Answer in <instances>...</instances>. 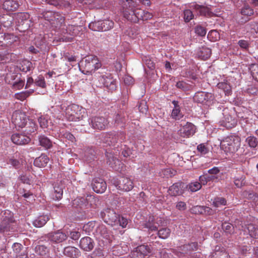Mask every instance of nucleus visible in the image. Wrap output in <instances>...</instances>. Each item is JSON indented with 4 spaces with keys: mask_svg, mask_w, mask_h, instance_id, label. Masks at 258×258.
Returning a JSON list of instances; mask_svg holds the SVG:
<instances>
[{
    "mask_svg": "<svg viewBox=\"0 0 258 258\" xmlns=\"http://www.w3.org/2000/svg\"><path fill=\"white\" fill-rule=\"evenodd\" d=\"M49 117L47 115H41L38 119L40 126L43 128H47L49 126Z\"/></svg>",
    "mask_w": 258,
    "mask_h": 258,
    "instance_id": "obj_35",
    "label": "nucleus"
},
{
    "mask_svg": "<svg viewBox=\"0 0 258 258\" xmlns=\"http://www.w3.org/2000/svg\"><path fill=\"white\" fill-rule=\"evenodd\" d=\"M197 150L202 155H205L207 154L209 149L207 146L204 144H201L197 146Z\"/></svg>",
    "mask_w": 258,
    "mask_h": 258,
    "instance_id": "obj_51",
    "label": "nucleus"
},
{
    "mask_svg": "<svg viewBox=\"0 0 258 258\" xmlns=\"http://www.w3.org/2000/svg\"><path fill=\"white\" fill-rule=\"evenodd\" d=\"M47 17L50 16V22L52 27L56 29L62 31V33L69 36H63L60 38L62 41L70 42L73 40V37L77 36L80 31V27L76 25H68L66 28L64 17L59 13L48 12Z\"/></svg>",
    "mask_w": 258,
    "mask_h": 258,
    "instance_id": "obj_1",
    "label": "nucleus"
},
{
    "mask_svg": "<svg viewBox=\"0 0 258 258\" xmlns=\"http://www.w3.org/2000/svg\"><path fill=\"white\" fill-rule=\"evenodd\" d=\"M39 145L45 149H50L52 146V142L46 136L41 135L38 138Z\"/></svg>",
    "mask_w": 258,
    "mask_h": 258,
    "instance_id": "obj_31",
    "label": "nucleus"
},
{
    "mask_svg": "<svg viewBox=\"0 0 258 258\" xmlns=\"http://www.w3.org/2000/svg\"><path fill=\"white\" fill-rule=\"evenodd\" d=\"M118 221L119 222L116 223V225H119L121 226L122 228H125L127 224V220L124 217H120L119 215L118 216Z\"/></svg>",
    "mask_w": 258,
    "mask_h": 258,
    "instance_id": "obj_59",
    "label": "nucleus"
},
{
    "mask_svg": "<svg viewBox=\"0 0 258 258\" xmlns=\"http://www.w3.org/2000/svg\"><path fill=\"white\" fill-rule=\"evenodd\" d=\"M63 190L61 187L55 186L54 187L53 193L52 195V198L54 200H59L61 199L62 196Z\"/></svg>",
    "mask_w": 258,
    "mask_h": 258,
    "instance_id": "obj_37",
    "label": "nucleus"
},
{
    "mask_svg": "<svg viewBox=\"0 0 258 258\" xmlns=\"http://www.w3.org/2000/svg\"><path fill=\"white\" fill-rule=\"evenodd\" d=\"M226 205V200L222 197H217L213 201V205L215 207H219L221 206Z\"/></svg>",
    "mask_w": 258,
    "mask_h": 258,
    "instance_id": "obj_46",
    "label": "nucleus"
},
{
    "mask_svg": "<svg viewBox=\"0 0 258 258\" xmlns=\"http://www.w3.org/2000/svg\"><path fill=\"white\" fill-rule=\"evenodd\" d=\"M223 229L226 232L231 233L233 228L234 226L230 223H225L222 224Z\"/></svg>",
    "mask_w": 258,
    "mask_h": 258,
    "instance_id": "obj_56",
    "label": "nucleus"
},
{
    "mask_svg": "<svg viewBox=\"0 0 258 258\" xmlns=\"http://www.w3.org/2000/svg\"><path fill=\"white\" fill-rule=\"evenodd\" d=\"M49 160V158L46 155L41 154L34 160V165L38 167H44L46 166Z\"/></svg>",
    "mask_w": 258,
    "mask_h": 258,
    "instance_id": "obj_26",
    "label": "nucleus"
},
{
    "mask_svg": "<svg viewBox=\"0 0 258 258\" xmlns=\"http://www.w3.org/2000/svg\"><path fill=\"white\" fill-rule=\"evenodd\" d=\"M170 229L165 227L160 229L157 232V234L159 238L164 239L167 238L170 236Z\"/></svg>",
    "mask_w": 258,
    "mask_h": 258,
    "instance_id": "obj_34",
    "label": "nucleus"
},
{
    "mask_svg": "<svg viewBox=\"0 0 258 258\" xmlns=\"http://www.w3.org/2000/svg\"><path fill=\"white\" fill-rule=\"evenodd\" d=\"M101 215L104 222L108 225H116V223L119 222V215L116 214L113 209H106L101 212Z\"/></svg>",
    "mask_w": 258,
    "mask_h": 258,
    "instance_id": "obj_13",
    "label": "nucleus"
},
{
    "mask_svg": "<svg viewBox=\"0 0 258 258\" xmlns=\"http://www.w3.org/2000/svg\"><path fill=\"white\" fill-rule=\"evenodd\" d=\"M99 81L110 91L116 89V81L112 78L110 74H105L101 76Z\"/></svg>",
    "mask_w": 258,
    "mask_h": 258,
    "instance_id": "obj_18",
    "label": "nucleus"
},
{
    "mask_svg": "<svg viewBox=\"0 0 258 258\" xmlns=\"http://www.w3.org/2000/svg\"><path fill=\"white\" fill-rule=\"evenodd\" d=\"M173 103L174 104L175 107L172 110L171 116L173 118L179 120L182 117L183 115L180 112L178 106L175 104V101H173Z\"/></svg>",
    "mask_w": 258,
    "mask_h": 258,
    "instance_id": "obj_41",
    "label": "nucleus"
},
{
    "mask_svg": "<svg viewBox=\"0 0 258 258\" xmlns=\"http://www.w3.org/2000/svg\"><path fill=\"white\" fill-rule=\"evenodd\" d=\"M57 134L58 137H63L64 138L68 139L69 141H72V142H74L75 139L74 136L72 134L68 132H64L63 130H62L61 132H60V133L59 134L58 133Z\"/></svg>",
    "mask_w": 258,
    "mask_h": 258,
    "instance_id": "obj_48",
    "label": "nucleus"
},
{
    "mask_svg": "<svg viewBox=\"0 0 258 258\" xmlns=\"http://www.w3.org/2000/svg\"><path fill=\"white\" fill-rule=\"evenodd\" d=\"M73 206L76 207L83 208L86 206L85 203V199L83 198H77L73 201Z\"/></svg>",
    "mask_w": 258,
    "mask_h": 258,
    "instance_id": "obj_50",
    "label": "nucleus"
},
{
    "mask_svg": "<svg viewBox=\"0 0 258 258\" xmlns=\"http://www.w3.org/2000/svg\"><path fill=\"white\" fill-rule=\"evenodd\" d=\"M223 124L225 127L230 128L234 127L236 125L237 120L231 115H228L225 117L223 121Z\"/></svg>",
    "mask_w": 258,
    "mask_h": 258,
    "instance_id": "obj_33",
    "label": "nucleus"
},
{
    "mask_svg": "<svg viewBox=\"0 0 258 258\" xmlns=\"http://www.w3.org/2000/svg\"><path fill=\"white\" fill-rule=\"evenodd\" d=\"M195 32L201 36H205L206 34L205 29L202 26H197L195 29Z\"/></svg>",
    "mask_w": 258,
    "mask_h": 258,
    "instance_id": "obj_57",
    "label": "nucleus"
},
{
    "mask_svg": "<svg viewBox=\"0 0 258 258\" xmlns=\"http://www.w3.org/2000/svg\"><path fill=\"white\" fill-rule=\"evenodd\" d=\"M253 13V10L248 5H244L241 10V15L245 16H250Z\"/></svg>",
    "mask_w": 258,
    "mask_h": 258,
    "instance_id": "obj_45",
    "label": "nucleus"
},
{
    "mask_svg": "<svg viewBox=\"0 0 258 258\" xmlns=\"http://www.w3.org/2000/svg\"><path fill=\"white\" fill-rule=\"evenodd\" d=\"M177 88L180 89L183 91H186L189 89V86L185 82L183 81H179L176 84Z\"/></svg>",
    "mask_w": 258,
    "mask_h": 258,
    "instance_id": "obj_54",
    "label": "nucleus"
},
{
    "mask_svg": "<svg viewBox=\"0 0 258 258\" xmlns=\"http://www.w3.org/2000/svg\"><path fill=\"white\" fill-rule=\"evenodd\" d=\"M196 130V127L192 123L187 122L178 131V134L183 138H188L194 135Z\"/></svg>",
    "mask_w": 258,
    "mask_h": 258,
    "instance_id": "obj_20",
    "label": "nucleus"
},
{
    "mask_svg": "<svg viewBox=\"0 0 258 258\" xmlns=\"http://www.w3.org/2000/svg\"><path fill=\"white\" fill-rule=\"evenodd\" d=\"M89 28L95 31H102V21L91 22L89 24Z\"/></svg>",
    "mask_w": 258,
    "mask_h": 258,
    "instance_id": "obj_40",
    "label": "nucleus"
},
{
    "mask_svg": "<svg viewBox=\"0 0 258 258\" xmlns=\"http://www.w3.org/2000/svg\"><path fill=\"white\" fill-rule=\"evenodd\" d=\"M125 139L123 133H106L101 135L100 142L106 144L107 146H114L118 142H121Z\"/></svg>",
    "mask_w": 258,
    "mask_h": 258,
    "instance_id": "obj_9",
    "label": "nucleus"
},
{
    "mask_svg": "<svg viewBox=\"0 0 258 258\" xmlns=\"http://www.w3.org/2000/svg\"><path fill=\"white\" fill-rule=\"evenodd\" d=\"M234 81V78L232 76H223L217 84V86L219 89L223 91L226 95L228 96L231 94Z\"/></svg>",
    "mask_w": 258,
    "mask_h": 258,
    "instance_id": "obj_11",
    "label": "nucleus"
},
{
    "mask_svg": "<svg viewBox=\"0 0 258 258\" xmlns=\"http://www.w3.org/2000/svg\"><path fill=\"white\" fill-rule=\"evenodd\" d=\"M12 121L17 130L25 127V132L27 134L35 132L37 128L36 123L29 119L24 112L16 111L12 115Z\"/></svg>",
    "mask_w": 258,
    "mask_h": 258,
    "instance_id": "obj_4",
    "label": "nucleus"
},
{
    "mask_svg": "<svg viewBox=\"0 0 258 258\" xmlns=\"http://www.w3.org/2000/svg\"><path fill=\"white\" fill-rule=\"evenodd\" d=\"M111 182L117 189L124 191L131 190L134 187L133 181L128 177H120L119 179L112 178Z\"/></svg>",
    "mask_w": 258,
    "mask_h": 258,
    "instance_id": "obj_10",
    "label": "nucleus"
},
{
    "mask_svg": "<svg viewBox=\"0 0 258 258\" xmlns=\"http://www.w3.org/2000/svg\"><path fill=\"white\" fill-rule=\"evenodd\" d=\"M238 44L240 47V48L247 49L249 45V43L248 41L245 40H240L238 42Z\"/></svg>",
    "mask_w": 258,
    "mask_h": 258,
    "instance_id": "obj_60",
    "label": "nucleus"
},
{
    "mask_svg": "<svg viewBox=\"0 0 258 258\" xmlns=\"http://www.w3.org/2000/svg\"><path fill=\"white\" fill-rule=\"evenodd\" d=\"M198 249V243L191 242L184 244L178 247V251L180 253L187 254L191 251Z\"/></svg>",
    "mask_w": 258,
    "mask_h": 258,
    "instance_id": "obj_25",
    "label": "nucleus"
},
{
    "mask_svg": "<svg viewBox=\"0 0 258 258\" xmlns=\"http://www.w3.org/2000/svg\"><path fill=\"white\" fill-rule=\"evenodd\" d=\"M211 54V50L208 47H202L197 52V56L201 59L206 60L209 58Z\"/></svg>",
    "mask_w": 258,
    "mask_h": 258,
    "instance_id": "obj_29",
    "label": "nucleus"
},
{
    "mask_svg": "<svg viewBox=\"0 0 258 258\" xmlns=\"http://www.w3.org/2000/svg\"><path fill=\"white\" fill-rule=\"evenodd\" d=\"M221 252H219L218 251H214L212 252L210 255L209 256V258H217L218 256L220 255L222 256L223 257L227 256L228 255L226 253H222V254H220Z\"/></svg>",
    "mask_w": 258,
    "mask_h": 258,
    "instance_id": "obj_64",
    "label": "nucleus"
},
{
    "mask_svg": "<svg viewBox=\"0 0 258 258\" xmlns=\"http://www.w3.org/2000/svg\"><path fill=\"white\" fill-rule=\"evenodd\" d=\"M84 230L88 233L92 231L94 236L103 244L110 243L112 240V235L107 229L105 225L99 224L95 221H90L83 227Z\"/></svg>",
    "mask_w": 258,
    "mask_h": 258,
    "instance_id": "obj_3",
    "label": "nucleus"
},
{
    "mask_svg": "<svg viewBox=\"0 0 258 258\" xmlns=\"http://www.w3.org/2000/svg\"><path fill=\"white\" fill-rule=\"evenodd\" d=\"M161 222V219L159 220L157 219L155 221L153 216H150L148 221L144 224V227L147 228L149 231H156L158 230L159 225Z\"/></svg>",
    "mask_w": 258,
    "mask_h": 258,
    "instance_id": "obj_23",
    "label": "nucleus"
},
{
    "mask_svg": "<svg viewBox=\"0 0 258 258\" xmlns=\"http://www.w3.org/2000/svg\"><path fill=\"white\" fill-rule=\"evenodd\" d=\"M221 146L227 151L235 152L239 148L241 139L238 136H230L226 137L221 142Z\"/></svg>",
    "mask_w": 258,
    "mask_h": 258,
    "instance_id": "obj_8",
    "label": "nucleus"
},
{
    "mask_svg": "<svg viewBox=\"0 0 258 258\" xmlns=\"http://www.w3.org/2000/svg\"><path fill=\"white\" fill-rule=\"evenodd\" d=\"M80 70L84 74H90L101 66L98 58L90 55L85 57L79 63Z\"/></svg>",
    "mask_w": 258,
    "mask_h": 258,
    "instance_id": "obj_5",
    "label": "nucleus"
},
{
    "mask_svg": "<svg viewBox=\"0 0 258 258\" xmlns=\"http://www.w3.org/2000/svg\"><path fill=\"white\" fill-rule=\"evenodd\" d=\"M48 220L49 217L47 215L40 216L34 220L33 224L36 227H41L46 223Z\"/></svg>",
    "mask_w": 258,
    "mask_h": 258,
    "instance_id": "obj_32",
    "label": "nucleus"
},
{
    "mask_svg": "<svg viewBox=\"0 0 258 258\" xmlns=\"http://www.w3.org/2000/svg\"><path fill=\"white\" fill-rule=\"evenodd\" d=\"M202 185L201 183L198 181L191 182L187 186L188 190L191 192H196L200 189Z\"/></svg>",
    "mask_w": 258,
    "mask_h": 258,
    "instance_id": "obj_42",
    "label": "nucleus"
},
{
    "mask_svg": "<svg viewBox=\"0 0 258 258\" xmlns=\"http://www.w3.org/2000/svg\"><path fill=\"white\" fill-rule=\"evenodd\" d=\"M93 254V257L95 258H103L104 257L103 250L101 248L95 249Z\"/></svg>",
    "mask_w": 258,
    "mask_h": 258,
    "instance_id": "obj_61",
    "label": "nucleus"
},
{
    "mask_svg": "<svg viewBox=\"0 0 258 258\" xmlns=\"http://www.w3.org/2000/svg\"><path fill=\"white\" fill-rule=\"evenodd\" d=\"M242 230L244 233H247L250 237L254 239L258 238V228L252 223L247 221L244 223L241 222Z\"/></svg>",
    "mask_w": 258,
    "mask_h": 258,
    "instance_id": "obj_17",
    "label": "nucleus"
},
{
    "mask_svg": "<svg viewBox=\"0 0 258 258\" xmlns=\"http://www.w3.org/2000/svg\"><path fill=\"white\" fill-rule=\"evenodd\" d=\"M107 162L114 170L121 171L123 168V164L112 153L106 152Z\"/></svg>",
    "mask_w": 258,
    "mask_h": 258,
    "instance_id": "obj_15",
    "label": "nucleus"
},
{
    "mask_svg": "<svg viewBox=\"0 0 258 258\" xmlns=\"http://www.w3.org/2000/svg\"><path fill=\"white\" fill-rule=\"evenodd\" d=\"M208 37L211 41H215L219 38V34L217 31L212 30L208 33Z\"/></svg>",
    "mask_w": 258,
    "mask_h": 258,
    "instance_id": "obj_52",
    "label": "nucleus"
},
{
    "mask_svg": "<svg viewBox=\"0 0 258 258\" xmlns=\"http://www.w3.org/2000/svg\"><path fill=\"white\" fill-rule=\"evenodd\" d=\"M122 13L124 18L136 23L139 20H147L152 18V13L138 9L137 2L133 0H121Z\"/></svg>",
    "mask_w": 258,
    "mask_h": 258,
    "instance_id": "obj_2",
    "label": "nucleus"
},
{
    "mask_svg": "<svg viewBox=\"0 0 258 258\" xmlns=\"http://www.w3.org/2000/svg\"><path fill=\"white\" fill-rule=\"evenodd\" d=\"M89 123L94 129L101 130L106 128L108 122L104 117L95 116L90 119Z\"/></svg>",
    "mask_w": 258,
    "mask_h": 258,
    "instance_id": "obj_16",
    "label": "nucleus"
},
{
    "mask_svg": "<svg viewBox=\"0 0 258 258\" xmlns=\"http://www.w3.org/2000/svg\"><path fill=\"white\" fill-rule=\"evenodd\" d=\"M249 70L252 78L258 82V64H251L249 67Z\"/></svg>",
    "mask_w": 258,
    "mask_h": 258,
    "instance_id": "obj_38",
    "label": "nucleus"
},
{
    "mask_svg": "<svg viewBox=\"0 0 258 258\" xmlns=\"http://www.w3.org/2000/svg\"><path fill=\"white\" fill-rule=\"evenodd\" d=\"M102 31H105L110 30L113 27L114 23L112 21L109 20H104L102 21Z\"/></svg>",
    "mask_w": 258,
    "mask_h": 258,
    "instance_id": "obj_47",
    "label": "nucleus"
},
{
    "mask_svg": "<svg viewBox=\"0 0 258 258\" xmlns=\"http://www.w3.org/2000/svg\"><path fill=\"white\" fill-rule=\"evenodd\" d=\"M245 142L248 145V147L251 148H255L258 144V141L257 139L253 136H249L245 139Z\"/></svg>",
    "mask_w": 258,
    "mask_h": 258,
    "instance_id": "obj_36",
    "label": "nucleus"
},
{
    "mask_svg": "<svg viewBox=\"0 0 258 258\" xmlns=\"http://www.w3.org/2000/svg\"><path fill=\"white\" fill-rule=\"evenodd\" d=\"M12 248L14 252L17 254H19L23 248V246L19 243H15L13 244Z\"/></svg>",
    "mask_w": 258,
    "mask_h": 258,
    "instance_id": "obj_55",
    "label": "nucleus"
},
{
    "mask_svg": "<svg viewBox=\"0 0 258 258\" xmlns=\"http://www.w3.org/2000/svg\"><path fill=\"white\" fill-rule=\"evenodd\" d=\"M195 9L199 11V13L201 15L208 16H212L213 15L217 16L220 15V14H214L212 12V9H211L208 7H205L200 5H196Z\"/></svg>",
    "mask_w": 258,
    "mask_h": 258,
    "instance_id": "obj_28",
    "label": "nucleus"
},
{
    "mask_svg": "<svg viewBox=\"0 0 258 258\" xmlns=\"http://www.w3.org/2000/svg\"><path fill=\"white\" fill-rule=\"evenodd\" d=\"M63 253L69 257H75L79 255V250L75 247L67 246L64 248Z\"/></svg>",
    "mask_w": 258,
    "mask_h": 258,
    "instance_id": "obj_30",
    "label": "nucleus"
},
{
    "mask_svg": "<svg viewBox=\"0 0 258 258\" xmlns=\"http://www.w3.org/2000/svg\"><path fill=\"white\" fill-rule=\"evenodd\" d=\"M106 183L102 178H95L92 182V188L96 193H103L106 189Z\"/></svg>",
    "mask_w": 258,
    "mask_h": 258,
    "instance_id": "obj_21",
    "label": "nucleus"
},
{
    "mask_svg": "<svg viewBox=\"0 0 258 258\" xmlns=\"http://www.w3.org/2000/svg\"><path fill=\"white\" fill-rule=\"evenodd\" d=\"M35 84L36 86L44 88L46 87V83L44 78L42 76H39L35 80Z\"/></svg>",
    "mask_w": 258,
    "mask_h": 258,
    "instance_id": "obj_49",
    "label": "nucleus"
},
{
    "mask_svg": "<svg viewBox=\"0 0 258 258\" xmlns=\"http://www.w3.org/2000/svg\"><path fill=\"white\" fill-rule=\"evenodd\" d=\"M244 179V178L243 177L236 178L234 180V184L236 187L239 188L242 186L245 183Z\"/></svg>",
    "mask_w": 258,
    "mask_h": 258,
    "instance_id": "obj_58",
    "label": "nucleus"
},
{
    "mask_svg": "<svg viewBox=\"0 0 258 258\" xmlns=\"http://www.w3.org/2000/svg\"><path fill=\"white\" fill-rule=\"evenodd\" d=\"M11 140L14 144L19 145L27 144L30 141V138L29 137L18 133L13 134Z\"/></svg>",
    "mask_w": 258,
    "mask_h": 258,
    "instance_id": "obj_22",
    "label": "nucleus"
},
{
    "mask_svg": "<svg viewBox=\"0 0 258 258\" xmlns=\"http://www.w3.org/2000/svg\"><path fill=\"white\" fill-rule=\"evenodd\" d=\"M160 176L163 177H168L172 175V173L170 169H165L160 172Z\"/></svg>",
    "mask_w": 258,
    "mask_h": 258,
    "instance_id": "obj_62",
    "label": "nucleus"
},
{
    "mask_svg": "<svg viewBox=\"0 0 258 258\" xmlns=\"http://www.w3.org/2000/svg\"><path fill=\"white\" fill-rule=\"evenodd\" d=\"M152 253L151 247L147 245H141L135 248L131 252L133 258H143L150 255Z\"/></svg>",
    "mask_w": 258,
    "mask_h": 258,
    "instance_id": "obj_14",
    "label": "nucleus"
},
{
    "mask_svg": "<svg viewBox=\"0 0 258 258\" xmlns=\"http://www.w3.org/2000/svg\"><path fill=\"white\" fill-rule=\"evenodd\" d=\"M2 221L0 223V233L9 234V232L15 229V224L13 214L9 210L2 211Z\"/></svg>",
    "mask_w": 258,
    "mask_h": 258,
    "instance_id": "obj_6",
    "label": "nucleus"
},
{
    "mask_svg": "<svg viewBox=\"0 0 258 258\" xmlns=\"http://www.w3.org/2000/svg\"><path fill=\"white\" fill-rule=\"evenodd\" d=\"M34 92L33 90H31L27 91L21 92L15 94V97L17 99L20 100H24L26 99L32 93Z\"/></svg>",
    "mask_w": 258,
    "mask_h": 258,
    "instance_id": "obj_43",
    "label": "nucleus"
},
{
    "mask_svg": "<svg viewBox=\"0 0 258 258\" xmlns=\"http://www.w3.org/2000/svg\"><path fill=\"white\" fill-rule=\"evenodd\" d=\"M68 238L67 235L60 230L51 232L48 234L49 240L54 243H60L65 241Z\"/></svg>",
    "mask_w": 258,
    "mask_h": 258,
    "instance_id": "obj_19",
    "label": "nucleus"
},
{
    "mask_svg": "<svg viewBox=\"0 0 258 258\" xmlns=\"http://www.w3.org/2000/svg\"><path fill=\"white\" fill-rule=\"evenodd\" d=\"M194 17L192 12L189 10H185L184 11V19L185 22H188Z\"/></svg>",
    "mask_w": 258,
    "mask_h": 258,
    "instance_id": "obj_53",
    "label": "nucleus"
},
{
    "mask_svg": "<svg viewBox=\"0 0 258 258\" xmlns=\"http://www.w3.org/2000/svg\"><path fill=\"white\" fill-rule=\"evenodd\" d=\"M168 192L172 196H176L182 194L181 184L179 183L173 184L169 187Z\"/></svg>",
    "mask_w": 258,
    "mask_h": 258,
    "instance_id": "obj_27",
    "label": "nucleus"
},
{
    "mask_svg": "<svg viewBox=\"0 0 258 258\" xmlns=\"http://www.w3.org/2000/svg\"><path fill=\"white\" fill-rule=\"evenodd\" d=\"M65 108L64 112L66 118L72 121H77L83 117L82 112L84 109L78 105L73 104L66 107L64 105L61 106L62 109Z\"/></svg>",
    "mask_w": 258,
    "mask_h": 258,
    "instance_id": "obj_7",
    "label": "nucleus"
},
{
    "mask_svg": "<svg viewBox=\"0 0 258 258\" xmlns=\"http://www.w3.org/2000/svg\"><path fill=\"white\" fill-rule=\"evenodd\" d=\"M80 247L86 251H89L94 247L93 240L89 237L82 238L80 241Z\"/></svg>",
    "mask_w": 258,
    "mask_h": 258,
    "instance_id": "obj_24",
    "label": "nucleus"
},
{
    "mask_svg": "<svg viewBox=\"0 0 258 258\" xmlns=\"http://www.w3.org/2000/svg\"><path fill=\"white\" fill-rule=\"evenodd\" d=\"M95 154H94V151L90 150L88 151H86L84 154L83 159L85 161L90 163L94 160Z\"/></svg>",
    "mask_w": 258,
    "mask_h": 258,
    "instance_id": "obj_44",
    "label": "nucleus"
},
{
    "mask_svg": "<svg viewBox=\"0 0 258 258\" xmlns=\"http://www.w3.org/2000/svg\"><path fill=\"white\" fill-rule=\"evenodd\" d=\"M139 109L141 112L145 114L146 113L148 110L146 103L145 102H142L139 106Z\"/></svg>",
    "mask_w": 258,
    "mask_h": 258,
    "instance_id": "obj_63",
    "label": "nucleus"
},
{
    "mask_svg": "<svg viewBox=\"0 0 258 258\" xmlns=\"http://www.w3.org/2000/svg\"><path fill=\"white\" fill-rule=\"evenodd\" d=\"M195 102L206 106H210L214 103V96L210 93L200 92H197L194 96Z\"/></svg>",
    "mask_w": 258,
    "mask_h": 258,
    "instance_id": "obj_12",
    "label": "nucleus"
},
{
    "mask_svg": "<svg viewBox=\"0 0 258 258\" xmlns=\"http://www.w3.org/2000/svg\"><path fill=\"white\" fill-rule=\"evenodd\" d=\"M35 252L39 255L44 256L48 252V249L43 245H39L35 247Z\"/></svg>",
    "mask_w": 258,
    "mask_h": 258,
    "instance_id": "obj_39",
    "label": "nucleus"
}]
</instances>
